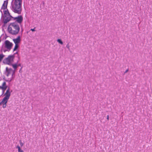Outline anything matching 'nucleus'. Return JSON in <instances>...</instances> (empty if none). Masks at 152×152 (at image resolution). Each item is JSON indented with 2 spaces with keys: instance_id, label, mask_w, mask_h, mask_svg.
<instances>
[{
  "instance_id": "11",
  "label": "nucleus",
  "mask_w": 152,
  "mask_h": 152,
  "mask_svg": "<svg viewBox=\"0 0 152 152\" xmlns=\"http://www.w3.org/2000/svg\"><path fill=\"white\" fill-rule=\"evenodd\" d=\"M16 148L18 149V152H24L21 149L19 145H17Z\"/></svg>"
},
{
  "instance_id": "21",
  "label": "nucleus",
  "mask_w": 152,
  "mask_h": 152,
  "mask_svg": "<svg viewBox=\"0 0 152 152\" xmlns=\"http://www.w3.org/2000/svg\"><path fill=\"white\" fill-rule=\"evenodd\" d=\"M18 66H21V65L20 64H18Z\"/></svg>"
},
{
  "instance_id": "3",
  "label": "nucleus",
  "mask_w": 152,
  "mask_h": 152,
  "mask_svg": "<svg viewBox=\"0 0 152 152\" xmlns=\"http://www.w3.org/2000/svg\"><path fill=\"white\" fill-rule=\"evenodd\" d=\"M15 70L11 68L6 67L4 72L5 75L7 77L6 81L10 82L13 80L15 77Z\"/></svg>"
},
{
  "instance_id": "15",
  "label": "nucleus",
  "mask_w": 152,
  "mask_h": 152,
  "mask_svg": "<svg viewBox=\"0 0 152 152\" xmlns=\"http://www.w3.org/2000/svg\"><path fill=\"white\" fill-rule=\"evenodd\" d=\"M19 142L21 147H22L24 145V143L22 142V140H19Z\"/></svg>"
},
{
  "instance_id": "1",
  "label": "nucleus",
  "mask_w": 152,
  "mask_h": 152,
  "mask_svg": "<svg viewBox=\"0 0 152 152\" xmlns=\"http://www.w3.org/2000/svg\"><path fill=\"white\" fill-rule=\"evenodd\" d=\"M22 0H12L10 8L15 13L18 14H21L22 11Z\"/></svg>"
},
{
  "instance_id": "8",
  "label": "nucleus",
  "mask_w": 152,
  "mask_h": 152,
  "mask_svg": "<svg viewBox=\"0 0 152 152\" xmlns=\"http://www.w3.org/2000/svg\"><path fill=\"white\" fill-rule=\"evenodd\" d=\"M13 18L14 20H15L17 22L19 23H21L23 20V18L21 15H19L17 17H15V18H13L12 17V18Z\"/></svg>"
},
{
  "instance_id": "4",
  "label": "nucleus",
  "mask_w": 152,
  "mask_h": 152,
  "mask_svg": "<svg viewBox=\"0 0 152 152\" xmlns=\"http://www.w3.org/2000/svg\"><path fill=\"white\" fill-rule=\"evenodd\" d=\"M9 32L12 34H16L18 33L20 30L19 25L16 23H11L8 27Z\"/></svg>"
},
{
  "instance_id": "9",
  "label": "nucleus",
  "mask_w": 152,
  "mask_h": 152,
  "mask_svg": "<svg viewBox=\"0 0 152 152\" xmlns=\"http://www.w3.org/2000/svg\"><path fill=\"white\" fill-rule=\"evenodd\" d=\"M7 86L6 85V83L5 82H4L3 83L1 86H0V89L2 90V94H3L7 88Z\"/></svg>"
},
{
  "instance_id": "19",
  "label": "nucleus",
  "mask_w": 152,
  "mask_h": 152,
  "mask_svg": "<svg viewBox=\"0 0 152 152\" xmlns=\"http://www.w3.org/2000/svg\"><path fill=\"white\" fill-rule=\"evenodd\" d=\"M107 120L108 121L109 120V115H107Z\"/></svg>"
},
{
  "instance_id": "2",
  "label": "nucleus",
  "mask_w": 152,
  "mask_h": 152,
  "mask_svg": "<svg viewBox=\"0 0 152 152\" xmlns=\"http://www.w3.org/2000/svg\"><path fill=\"white\" fill-rule=\"evenodd\" d=\"M7 4L8 1L7 0L4 1L1 8L3 10L4 15V18L3 21L4 24L3 25V27L5 26V24L9 22L11 18H12V16L10 15L8 10L7 9Z\"/></svg>"
},
{
  "instance_id": "12",
  "label": "nucleus",
  "mask_w": 152,
  "mask_h": 152,
  "mask_svg": "<svg viewBox=\"0 0 152 152\" xmlns=\"http://www.w3.org/2000/svg\"><path fill=\"white\" fill-rule=\"evenodd\" d=\"M12 66L13 68L14 69V70H15L18 67V65L17 64H12Z\"/></svg>"
},
{
  "instance_id": "14",
  "label": "nucleus",
  "mask_w": 152,
  "mask_h": 152,
  "mask_svg": "<svg viewBox=\"0 0 152 152\" xmlns=\"http://www.w3.org/2000/svg\"><path fill=\"white\" fill-rule=\"evenodd\" d=\"M19 47V45L15 44V47L13 49V51H15Z\"/></svg>"
},
{
  "instance_id": "5",
  "label": "nucleus",
  "mask_w": 152,
  "mask_h": 152,
  "mask_svg": "<svg viewBox=\"0 0 152 152\" xmlns=\"http://www.w3.org/2000/svg\"><path fill=\"white\" fill-rule=\"evenodd\" d=\"M10 95L11 92L10 91V88H9L4 94L5 96L0 102V105H2L3 108H5L6 107L7 103L9 99Z\"/></svg>"
},
{
  "instance_id": "6",
  "label": "nucleus",
  "mask_w": 152,
  "mask_h": 152,
  "mask_svg": "<svg viewBox=\"0 0 152 152\" xmlns=\"http://www.w3.org/2000/svg\"><path fill=\"white\" fill-rule=\"evenodd\" d=\"M13 44L8 40L5 41L4 45L2 46L1 51L5 52L6 51H9L11 50Z\"/></svg>"
},
{
  "instance_id": "18",
  "label": "nucleus",
  "mask_w": 152,
  "mask_h": 152,
  "mask_svg": "<svg viewBox=\"0 0 152 152\" xmlns=\"http://www.w3.org/2000/svg\"><path fill=\"white\" fill-rule=\"evenodd\" d=\"M35 28H31L30 29V30L31 31H35Z\"/></svg>"
},
{
  "instance_id": "7",
  "label": "nucleus",
  "mask_w": 152,
  "mask_h": 152,
  "mask_svg": "<svg viewBox=\"0 0 152 152\" xmlns=\"http://www.w3.org/2000/svg\"><path fill=\"white\" fill-rule=\"evenodd\" d=\"M13 61V57L12 56H9L8 57L5 59L3 61L4 64L11 65Z\"/></svg>"
},
{
  "instance_id": "13",
  "label": "nucleus",
  "mask_w": 152,
  "mask_h": 152,
  "mask_svg": "<svg viewBox=\"0 0 152 152\" xmlns=\"http://www.w3.org/2000/svg\"><path fill=\"white\" fill-rule=\"evenodd\" d=\"M57 41L59 44L62 45L63 44V42L60 39H58L57 40Z\"/></svg>"
},
{
  "instance_id": "10",
  "label": "nucleus",
  "mask_w": 152,
  "mask_h": 152,
  "mask_svg": "<svg viewBox=\"0 0 152 152\" xmlns=\"http://www.w3.org/2000/svg\"><path fill=\"white\" fill-rule=\"evenodd\" d=\"M13 40L15 44L18 45L20 41V37L18 36L17 38L13 39Z\"/></svg>"
},
{
  "instance_id": "16",
  "label": "nucleus",
  "mask_w": 152,
  "mask_h": 152,
  "mask_svg": "<svg viewBox=\"0 0 152 152\" xmlns=\"http://www.w3.org/2000/svg\"><path fill=\"white\" fill-rule=\"evenodd\" d=\"M66 47L69 50H70V46L69 45V43H68L67 44Z\"/></svg>"
},
{
  "instance_id": "17",
  "label": "nucleus",
  "mask_w": 152,
  "mask_h": 152,
  "mask_svg": "<svg viewBox=\"0 0 152 152\" xmlns=\"http://www.w3.org/2000/svg\"><path fill=\"white\" fill-rule=\"evenodd\" d=\"M4 56L2 54H0V61L2 60L3 59Z\"/></svg>"
},
{
  "instance_id": "20",
  "label": "nucleus",
  "mask_w": 152,
  "mask_h": 152,
  "mask_svg": "<svg viewBox=\"0 0 152 152\" xmlns=\"http://www.w3.org/2000/svg\"><path fill=\"white\" fill-rule=\"evenodd\" d=\"M128 71V69H127V70H126L125 71V72L124 73H127Z\"/></svg>"
}]
</instances>
